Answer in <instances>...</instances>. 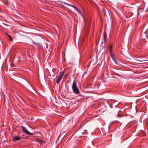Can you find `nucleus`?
Masks as SVG:
<instances>
[{
    "label": "nucleus",
    "instance_id": "14",
    "mask_svg": "<svg viewBox=\"0 0 148 148\" xmlns=\"http://www.w3.org/2000/svg\"><path fill=\"white\" fill-rule=\"evenodd\" d=\"M116 116L117 117H121V116L119 114H118Z\"/></svg>",
    "mask_w": 148,
    "mask_h": 148
},
{
    "label": "nucleus",
    "instance_id": "17",
    "mask_svg": "<svg viewBox=\"0 0 148 148\" xmlns=\"http://www.w3.org/2000/svg\"><path fill=\"white\" fill-rule=\"evenodd\" d=\"M67 75V74H66L65 75V76H66Z\"/></svg>",
    "mask_w": 148,
    "mask_h": 148
},
{
    "label": "nucleus",
    "instance_id": "15",
    "mask_svg": "<svg viewBox=\"0 0 148 148\" xmlns=\"http://www.w3.org/2000/svg\"><path fill=\"white\" fill-rule=\"evenodd\" d=\"M116 75H117V76H120V75H119V74H118V73H116Z\"/></svg>",
    "mask_w": 148,
    "mask_h": 148
},
{
    "label": "nucleus",
    "instance_id": "3",
    "mask_svg": "<svg viewBox=\"0 0 148 148\" xmlns=\"http://www.w3.org/2000/svg\"><path fill=\"white\" fill-rule=\"evenodd\" d=\"M110 56H111V58L113 60L115 64V65H118V63L117 61V60L116 59V58H115V57L113 55L112 53H111Z\"/></svg>",
    "mask_w": 148,
    "mask_h": 148
},
{
    "label": "nucleus",
    "instance_id": "11",
    "mask_svg": "<svg viewBox=\"0 0 148 148\" xmlns=\"http://www.w3.org/2000/svg\"><path fill=\"white\" fill-rule=\"evenodd\" d=\"M36 140L39 143L42 142L43 141L42 140L38 139H36Z\"/></svg>",
    "mask_w": 148,
    "mask_h": 148
},
{
    "label": "nucleus",
    "instance_id": "13",
    "mask_svg": "<svg viewBox=\"0 0 148 148\" xmlns=\"http://www.w3.org/2000/svg\"><path fill=\"white\" fill-rule=\"evenodd\" d=\"M6 2L5 3V4L6 5H8L9 4V1L8 0H6Z\"/></svg>",
    "mask_w": 148,
    "mask_h": 148
},
{
    "label": "nucleus",
    "instance_id": "8",
    "mask_svg": "<svg viewBox=\"0 0 148 148\" xmlns=\"http://www.w3.org/2000/svg\"><path fill=\"white\" fill-rule=\"evenodd\" d=\"M64 73V70L62 71L61 72H60V73L59 75L63 77V76Z\"/></svg>",
    "mask_w": 148,
    "mask_h": 148
},
{
    "label": "nucleus",
    "instance_id": "9",
    "mask_svg": "<svg viewBox=\"0 0 148 148\" xmlns=\"http://www.w3.org/2000/svg\"><path fill=\"white\" fill-rule=\"evenodd\" d=\"M33 43L35 45H36L37 46H38L39 47H41V45L39 43L35 42H33Z\"/></svg>",
    "mask_w": 148,
    "mask_h": 148
},
{
    "label": "nucleus",
    "instance_id": "10",
    "mask_svg": "<svg viewBox=\"0 0 148 148\" xmlns=\"http://www.w3.org/2000/svg\"><path fill=\"white\" fill-rule=\"evenodd\" d=\"M109 50L110 51V55H111V53H112V46H110L109 47Z\"/></svg>",
    "mask_w": 148,
    "mask_h": 148
},
{
    "label": "nucleus",
    "instance_id": "1",
    "mask_svg": "<svg viewBox=\"0 0 148 148\" xmlns=\"http://www.w3.org/2000/svg\"><path fill=\"white\" fill-rule=\"evenodd\" d=\"M72 90L74 93L76 94H79V91L76 84L75 80H74L73 83L72 85Z\"/></svg>",
    "mask_w": 148,
    "mask_h": 148
},
{
    "label": "nucleus",
    "instance_id": "12",
    "mask_svg": "<svg viewBox=\"0 0 148 148\" xmlns=\"http://www.w3.org/2000/svg\"><path fill=\"white\" fill-rule=\"evenodd\" d=\"M7 35L9 37L10 40L11 41H12V38L8 34Z\"/></svg>",
    "mask_w": 148,
    "mask_h": 148
},
{
    "label": "nucleus",
    "instance_id": "7",
    "mask_svg": "<svg viewBox=\"0 0 148 148\" xmlns=\"http://www.w3.org/2000/svg\"><path fill=\"white\" fill-rule=\"evenodd\" d=\"M103 39L105 40V41H106V31H104L103 33Z\"/></svg>",
    "mask_w": 148,
    "mask_h": 148
},
{
    "label": "nucleus",
    "instance_id": "2",
    "mask_svg": "<svg viewBox=\"0 0 148 148\" xmlns=\"http://www.w3.org/2000/svg\"><path fill=\"white\" fill-rule=\"evenodd\" d=\"M21 127L22 129L23 132L24 133H26V134L30 136H32L34 134V133H32L27 131L26 128L24 126H21Z\"/></svg>",
    "mask_w": 148,
    "mask_h": 148
},
{
    "label": "nucleus",
    "instance_id": "4",
    "mask_svg": "<svg viewBox=\"0 0 148 148\" xmlns=\"http://www.w3.org/2000/svg\"><path fill=\"white\" fill-rule=\"evenodd\" d=\"M63 3L65 4H66V5H69L73 8H74V9H75L78 12H79V13L80 14H81V12L79 10V9L77 8L75 6L73 5H71V4H69V3H66L65 2H63Z\"/></svg>",
    "mask_w": 148,
    "mask_h": 148
},
{
    "label": "nucleus",
    "instance_id": "6",
    "mask_svg": "<svg viewBox=\"0 0 148 148\" xmlns=\"http://www.w3.org/2000/svg\"><path fill=\"white\" fill-rule=\"evenodd\" d=\"M62 77L59 75L58 78L57 79L56 82L57 84H59L60 80L62 78Z\"/></svg>",
    "mask_w": 148,
    "mask_h": 148
},
{
    "label": "nucleus",
    "instance_id": "5",
    "mask_svg": "<svg viewBox=\"0 0 148 148\" xmlns=\"http://www.w3.org/2000/svg\"><path fill=\"white\" fill-rule=\"evenodd\" d=\"M21 139V138L18 136H14V137L13 138H12V140L13 142L18 140Z\"/></svg>",
    "mask_w": 148,
    "mask_h": 148
},
{
    "label": "nucleus",
    "instance_id": "16",
    "mask_svg": "<svg viewBox=\"0 0 148 148\" xmlns=\"http://www.w3.org/2000/svg\"><path fill=\"white\" fill-rule=\"evenodd\" d=\"M83 19H84V16H83Z\"/></svg>",
    "mask_w": 148,
    "mask_h": 148
}]
</instances>
